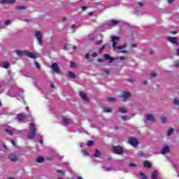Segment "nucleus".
<instances>
[{
  "instance_id": "39",
  "label": "nucleus",
  "mask_w": 179,
  "mask_h": 179,
  "mask_svg": "<svg viewBox=\"0 0 179 179\" xmlns=\"http://www.w3.org/2000/svg\"><path fill=\"white\" fill-rule=\"evenodd\" d=\"M35 65L36 67H38V69H41V67H40V64H38V62H35Z\"/></svg>"
},
{
  "instance_id": "45",
  "label": "nucleus",
  "mask_w": 179,
  "mask_h": 179,
  "mask_svg": "<svg viewBox=\"0 0 179 179\" xmlns=\"http://www.w3.org/2000/svg\"><path fill=\"white\" fill-rule=\"evenodd\" d=\"M117 59H120V61H124L125 59V57H120L117 58Z\"/></svg>"
},
{
  "instance_id": "27",
  "label": "nucleus",
  "mask_w": 179,
  "mask_h": 179,
  "mask_svg": "<svg viewBox=\"0 0 179 179\" xmlns=\"http://www.w3.org/2000/svg\"><path fill=\"white\" fill-rule=\"evenodd\" d=\"M108 100L110 103H114V102L117 101V99L113 98V97H110V98L108 99Z\"/></svg>"
},
{
  "instance_id": "54",
  "label": "nucleus",
  "mask_w": 179,
  "mask_h": 179,
  "mask_svg": "<svg viewBox=\"0 0 179 179\" xmlns=\"http://www.w3.org/2000/svg\"><path fill=\"white\" fill-rule=\"evenodd\" d=\"M75 27H76V24H73V25L71 26V29H75Z\"/></svg>"
},
{
  "instance_id": "25",
  "label": "nucleus",
  "mask_w": 179,
  "mask_h": 179,
  "mask_svg": "<svg viewBox=\"0 0 179 179\" xmlns=\"http://www.w3.org/2000/svg\"><path fill=\"white\" fill-rule=\"evenodd\" d=\"M69 76L72 79H75V73L72 71L69 72Z\"/></svg>"
},
{
  "instance_id": "11",
  "label": "nucleus",
  "mask_w": 179,
  "mask_h": 179,
  "mask_svg": "<svg viewBox=\"0 0 179 179\" xmlns=\"http://www.w3.org/2000/svg\"><path fill=\"white\" fill-rule=\"evenodd\" d=\"M120 23V21H117L115 20H111L110 21L108 22V26L109 27V29L110 27H113V26H115V24Z\"/></svg>"
},
{
  "instance_id": "24",
  "label": "nucleus",
  "mask_w": 179,
  "mask_h": 179,
  "mask_svg": "<svg viewBox=\"0 0 179 179\" xmlns=\"http://www.w3.org/2000/svg\"><path fill=\"white\" fill-rule=\"evenodd\" d=\"M36 162L37 163H43V162H44V158L43 157H38L36 159Z\"/></svg>"
},
{
  "instance_id": "4",
  "label": "nucleus",
  "mask_w": 179,
  "mask_h": 179,
  "mask_svg": "<svg viewBox=\"0 0 179 179\" xmlns=\"http://www.w3.org/2000/svg\"><path fill=\"white\" fill-rule=\"evenodd\" d=\"M36 37L38 41V44L40 45H43V34H41V31H36Z\"/></svg>"
},
{
  "instance_id": "55",
  "label": "nucleus",
  "mask_w": 179,
  "mask_h": 179,
  "mask_svg": "<svg viewBox=\"0 0 179 179\" xmlns=\"http://www.w3.org/2000/svg\"><path fill=\"white\" fill-rule=\"evenodd\" d=\"M86 9H87V7L86 6L83 7V10H86Z\"/></svg>"
},
{
  "instance_id": "30",
  "label": "nucleus",
  "mask_w": 179,
  "mask_h": 179,
  "mask_svg": "<svg viewBox=\"0 0 179 179\" xmlns=\"http://www.w3.org/2000/svg\"><path fill=\"white\" fill-rule=\"evenodd\" d=\"M6 131L7 132V134H8V135H13V130H10V129H6Z\"/></svg>"
},
{
  "instance_id": "2",
  "label": "nucleus",
  "mask_w": 179,
  "mask_h": 179,
  "mask_svg": "<svg viewBox=\"0 0 179 179\" xmlns=\"http://www.w3.org/2000/svg\"><path fill=\"white\" fill-rule=\"evenodd\" d=\"M111 41L113 43V48L114 50H122L125 48V45H121V46H117V42L120 41V37L115 36H110Z\"/></svg>"
},
{
  "instance_id": "22",
  "label": "nucleus",
  "mask_w": 179,
  "mask_h": 179,
  "mask_svg": "<svg viewBox=\"0 0 179 179\" xmlns=\"http://www.w3.org/2000/svg\"><path fill=\"white\" fill-rule=\"evenodd\" d=\"M9 66H10V64H9V62H5L2 64V67L5 68V69H8V68H9Z\"/></svg>"
},
{
  "instance_id": "8",
  "label": "nucleus",
  "mask_w": 179,
  "mask_h": 179,
  "mask_svg": "<svg viewBox=\"0 0 179 179\" xmlns=\"http://www.w3.org/2000/svg\"><path fill=\"white\" fill-rule=\"evenodd\" d=\"M131 96V92H123L122 93L121 98L127 99H130Z\"/></svg>"
},
{
  "instance_id": "42",
  "label": "nucleus",
  "mask_w": 179,
  "mask_h": 179,
  "mask_svg": "<svg viewBox=\"0 0 179 179\" xmlns=\"http://www.w3.org/2000/svg\"><path fill=\"white\" fill-rule=\"evenodd\" d=\"M105 73L106 75H110V69H105Z\"/></svg>"
},
{
  "instance_id": "64",
  "label": "nucleus",
  "mask_w": 179,
  "mask_h": 179,
  "mask_svg": "<svg viewBox=\"0 0 179 179\" xmlns=\"http://www.w3.org/2000/svg\"><path fill=\"white\" fill-rule=\"evenodd\" d=\"M78 179H83L81 177H79Z\"/></svg>"
},
{
  "instance_id": "57",
  "label": "nucleus",
  "mask_w": 179,
  "mask_h": 179,
  "mask_svg": "<svg viewBox=\"0 0 179 179\" xmlns=\"http://www.w3.org/2000/svg\"><path fill=\"white\" fill-rule=\"evenodd\" d=\"M98 61H99V62H103V59H99Z\"/></svg>"
},
{
  "instance_id": "47",
  "label": "nucleus",
  "mask_w": 179,
  "mask_h": 179,
  "mask_svg": "<svg viewBox=\"0 0 179 179\" xmlns=\"http://www.w3.org/2000/svg\"><path fill=\"white\" fill-rule=\"evenodd\" d=\"M176 0H168L169 3H173Z\"/></svg>"
},
{
  "instance_id": "43",
  "label": "nucleus",
  "mask_w": 179,
  "mask_h": 179,
  "mask_svg": "<svg viewBox=\"0 0 179 179\" xmlns=\"http://www.w3.org/2000/svg\"><path fill=\"white\" fill-rule=\"evenodd\" d=\"M157 75L155 72L151 73V77L155 78Z\"/></svg>"
},
{
  "instance_id": "34",
  "label": "nucleus",
  "mask_w": 179,
  "mask_h": 179,
  "mask_svg": "<svg viewBox=\"0 0 179 179\" xmlns=\"http://www.w3.org/2000/svg\"><path fill=\"white\" fill-rule=\"evenodd\" d=\"M94 143L93 142V141H89L87 145V146L90 147V146H93Z\"/></svg>"
},
{
  "instance_id": "19",
  "label": "nucleus",
  "mask_w": 179,
  "mask_h": 179,
  "mask_svg": "<svg viewBox=\"0 0 179 179\" xmlns=\"http://www.w3.org/2000/svg\"><path fill=\"white\" fill-rule=\"evenodd\" d=\"M63 122L64 124H71L72 120H71V119H68L66 117H63Z\"/></svg>"
},
{
  "instance_id": "60",
  "label": "nucleus",
  "mask_w": 179,
  "mask_h": 179,
  "mask_svg": "<svg viewBox=\"0 0 179 179\" xmlns=\"http://www.w3.org/2000/svg\"><path fill=\"white\" fill-rule=\"evenodd\" d=\"M12 144L15 146V141H11Z\"/></svg>"
},
{
  "instance_id": "51",
  "label": "nucleus",
  "mask_w": 179,
  "mask_h": 179,
  "mask_svg": "<svg viewBox=\"0 0 179 179\" xmlns=\"http://www.w3.org/2000/svg\"><path fill=\"white\" fill-rule=\"evenodd\" d=\"M57 173H60V174H64V173L61 171V170H58Z\"/></svg>"
},
{
  "instance_id": "5",
  "label": "nucleus",
  "mask_w": 179,
  "mask_h": 179,
  "mask_svg": "<svg viewBox=\"0 0 179 179\" xmlns=\"http://www.w3.org/2000/svg\"><path fill=\"white\" fill-rule=\"evenodd\" d=\"M129 143L131 145V146H134V148L138 146V140L135 138H129Z\"/></svg>"
},
{
  "instance_id": "26",
  "label": "nucleus",
  "mask_w": 179,
  "mask_h": 179,
  "mask_svg": "<svg viewBox=\"0 0 179 179\" xmlns=\"http://www.w3.org/2000/svg\"><path fill=\"white\" fill-rule=\"evenodd\" d=\"M121 118L123 121H128L129 120H131V117L129 116H122Z\"/></svg>"
},
{
  "instance_id": "59",
  "label": "nucleus",
  "mask_w": 179,
  "mask_h": 179,
  "mask_svg": "<svg viewBox=\"0 0 179 179\" xmlns=\"http://www.w3.org/2000/svg\"><path fill=\"white\" fill-rule=\"evenodd\" d=\"M143 85H147V84H148V83L146 82V80L143 81Z\"/></svg>"
},
{
  "instance_id": "16",
  "label": "nucleus",
  "mask_w": 179,
  "mask_h": 179,
  "mask_svg": "<svg viewBox=\"0 0 179 179\" xmlns=\"http://www.w3.org/2000/svg\"><path fill=\"white\" fill-rule=\"evenodd\" d=\"M24 118H26V117L23 114H19L17 116V119L18 120V121H23Z\"/></svg>"
},
{
  "instance_id": "14",
  "label": "nucleus",
  "mask_w": 179,
  "mask_h": 179,
  "mask_svg": "<svg viewBox=\"0 0 179 179\" xmlns=\"http://www.w3.org/2000/svg\"><path fill=\"white\" fill-rule=\"evenodd\" d=\"M8 159H10L11 162H17V157L13 154L10 155Z\"/></svg>"
},
{
  "instance_id": "37",
  "label": "nucleus",
  "mask_w": 179,
  "mask_h": 179,
  "mask_svg": "<svg viewBox=\"0 0 179 179\" xmlns=\"http://www.w3.org/2000/svg\"><path fill=\"white\" fill-rule=\"evenodd\" d=\"M175 68H179V62L176 61L174 64Z\"/></svg>"
},
{
  "instance_id": "38",
  "label": "nucleus",
  "mask_w": 179,
  "mask_h": 179,
  "mask_svg": "<svg viewBox=\"0 0 179 179\" xmlns=\"http://www.w3.org/2000/svg\"><path fill=\"white\" fill-rule=\"evenodd\" d=\"M71 68H76V64H75L73 62H71Z\"/></svg>"
},
{
  "instance_id": "49",
  "label": "nucleus",
  "mask_w": 179,
  "mask_h": 179,
  "mask_svg": "<svg viewBox=\"0 0 179 179\" xmlns=\"http://www.w3.org/2000/svg\"><path fill=\"white\" fill-rule=\"evenodd\" d=\"M138 5H139V6H143V3H142V2H138Z\"/></svg>"
},
{
  "instance_id": "32",
  "label": "nucleus",
  "mask_w": 179,
  "mask_h": 179,
  "mask_svg": "<svg viewBox=\"0 0 179 179\" xmlns=\"http://www.w3.org/2000/svg\"><path fill=\"white\" fill-rule=\"evenodd\" d=\"M82 153L84 155V156H87L89 155V152L86 150H83Z\"/></svg>"
},
{
  "instance_id": "46",
  "label": "nucleus",
  "mask_w": 179,
  "mask_h": 179,
  "mask_svg": "<svg viewBox=\"0 0 179 179\" xmlns=\"http://www.w3.org/2000/svg\"><path fill=\"white\" fill-rule=\"evenodd\" d=\"M90 57V55L89 53H87V54L85 55V58H86L87 59H89Z\"/></svg>"
},
{
  "instance_id": "62",
  "label": "nucleus",
  "mask_w": 179,
  "mask_h": 179,
  "mask_svg": "<svg viewBox=\"0 0 179 179\" xmlns=\"http://www.w3.org/2000/svg\"><path fill=\"white\" fill-rule=\"evenodd\" d=\"M65 20H66V17L63 18V21L65 22Z\"/></svg>"
},
{
  "instance_id": "48",
  "label": "nucleus",
  "mask_w": 179,
  "mask_h": 179,
  "mask_svg": "<svg viewBox=\"0 0 179 179\" xmlns=\"http://www.w3.org/2000/svg\"><path fill=\"white\" fill-rule=\"evenodd\" d=\"M120 52H122V54H125L128 52L127 50H122V51H120Z\"/></svg>"
},
{
  "instance_id": "17",
  "label": "nucleus",
  "mask_w": 179,
  "mask_h": 179,
  "mask_svg": "<svg viewBox=\"0 0 179 179\" xmlns=\"http://www.w3.org/2000/svg\"><path fill=\"white\" fill-rule=\"evenodd\" d=\"M146 118L148 121H155V117L152 115H147Z\"/></svg>"
},
{
  "instance_id": "29",
  "label": "nucleus",
  "mask_w": 179,
  "mask_h": 179,
  "mask_svg": "<svg viewBox=\"0 0 179 179\" xmlns=\"http://www.w3.org/2000/svg\"><path fill=\"white\" fill-rule=\"evenodd\" d=\"M100 155H101V153L100 152V151L99 150H96L95 153L94 155V157H99V156H100Z\"/></svg>"
},
{
  "instance_id": "40",
  "label": "nucleus",
  "mask_w": 179,
  "mask_h": 179,
  "mask_svg": "<svg viewBox=\"0 0 179 179\" xmlns=\"http://www.w3.org/2000/svg\"><path fill=\"white\" fill-rule=\"evenodd\" d=\"M130 167H136V164L134 162L130 163Z\"/></svg>"
},
{
  "instance_id": "50",
  "label": "nucleus",
  "mask_w": 179,
  "mask_h": 179,
  "mask_svg": "<svg viewBox=\"0 0 179 179\" xmlns=\"http://www.w3.org/2000/svg\"><path fill=\"white\" fill-rule=\"evenodd\" d=\"M92 57H97V53H93V54H92Z\"/></svg>"
},
{
  "instance_id": "13",
  "label": "nucleus",
  "mask_w": 179,
  "mask_h": 179,
  "mask_svg": "<svg viewBox=\"0 0 179 179\" xmlns=\"http://www.w3.org/2000/svg\"><path fill=\"white\" fill-rule=\"evenodd\" d=\"M80 96L83 100L85 101H89V99H87V96H86V94H85L83 92H80Z\"/></svg>"
},
{
  "instance_id": "44",
  "label": "nucleus",
  "mask_w": 179,
  "mask_h": 179,
  "mask_svg": "<svg viewBox=\"0 0 179 179\" xmlns=\"http://www.w3.org/2000/svg\"><path fill=\"white\" fill-rule=\"evenodd\" d=\"M106 48V45H103L100 50V52H103V50Z\"/></svg>"
},
{
  "instance_id": "23",
  "label": "nucleus",
  "mask_w": 179,
  "mask_h": 179,
  "mask_svg": "<svg viewBox=\"0 0 179 179\" xmlns=\"http://www.w3.org/2000/svg\"><path fill=\"white\" fill-rule=\"evenodd\" d=\"M143 166L144 167H146L147 169H149V167H150V166H152V164H150V162L145 161L143 163Z\"/></svg>"
},
{
  "instance_id": "18",
  "label": "nucleus",
  "mask_w": 179,
  "mask_h": 179,
  "mask_svg": "<svg viewBox=\"0 0 179 179\" xmlns=\"http://www.w3.org/2000/svg\"><path fill=\"white\" fill-rule=\"evenodd\" d=\"M104 58H105V59H110V62H109L110 64H111V62H113V61H114V59L110 58V55H108V54L105 55Z\"/></svg>"
},
{
  "instance_id": "58",
  "label": "nucleus",
  "mask_w": 179,
  "mask_h": 179,
  "mask_svg": "<svg viewBox=\"0 0 179 179\" xmlns=\"http://www.w3.org/2000/svg\"><path fill=\"white\" fill-rule=\"evenodd\" d=\"M110 170H111V168H108L106 169V171H110Z\"/></svg>"
},
{
  "instance_id": "33",
  "label": "nucleus",
  "mask_w": 179,
  "mask_h": 179,
  "mask_svg": "<svg viewBox=\"0 0 179 179\" xmlns=\"http://www.w3.org/2000/svg\"><path fill=\"white\" fill-rule=\"evenodd\" d=\"M173 103L175 104V106H179V100L177 99H175L173 100Z\"/></svg>"
},
{
  "instance_id": "7",
  "label": "nucleus",
  "mask_w": 179,
  "mask_h": 179,
  "mask_svg": "<svg viewBox=\"0 0 179 179\" xmlns=\"http://www.w3.org/2000/svg\"><path fill=\"white\" fill-rule=\"evenodd\" d=\"M113 152L116 155H121L122 153V148L120 146H115L113 148Z\"/></svg>"
},
{
  "instance_id": "1",
  "label": "nucleus",
  "mask_w": 179,
  "mask_h": 179,
  "mask_svg": "<svg viewBox=\"0 0 179 179\" xmlns=\"http://www.w3.org/2000/svg\"><path fill=\"white\" fill-rule=\"evenodd\" d=\"M15 52L18 57H23V55H27V57H29V58H37L38 57L36 53L27 50H15Z\"/></svg>"
},
{
  "instance_id": "52",
  "label": "nucleus",
  "mask_w": 179,
  "mask_h": 179,
  "mask_svg": "<svg viewBox=\"0 0 179 179\" xmlns=\"http://www.w3.org/2000/svg\"><path fill=\"white\" fill-rule=\"evenodd\" d=\"M101 43H103V41H99L96 42V44H101Z\"/></svg>"
},
{
  "instance_id": "3",
  "label": "nucleus",
  "mask_w": 179,
  "mask_h": 179,
  "mask_svg": "<svg viewBox=\"0 0 179 179\" xmlns=\"http://www.w3.org/2000/svg\"><path fill=\"white\" fill-rule=\"evenodd\" d=\"M29 133L28 134V138L29 139L33 138L36 135V124L34 123H30L29 124Z\"/></svg>"
},
{
  "instance_id": "63",
  "label": "nucleus",
  "mask_w": 179,
  "mask_h": 179,
  "mask_svg": "<svg viewBox=\"0 0 179 179\" xmlns=\"http://www.w3.org/2000/svg\"><path fill=\"white\" fill-rule=\"evenodd\" d=\"M64 49L66 50V45H64Z\"/></svg>"
},
{
  "instance_id": "31",
  "label": "nucleus",
  "mask_w": 179,
  "mask_h": 179,
  "mask_svg": "<svg viewBox=\"0 0 179 179\" xmlns=\"http://www.w3.org/2000/svg\"><path fill=\"white\" fill-rule=\"evenodd\" d=\"M141 179H148V177L145 176L143 173H140Z\"/></svg>"
},
{
  "instance_id": "20",
  "label": "nucleus",
  "mask_w": 179,
  "mask_h": 179,
  "mask_svg": "<svg viewBox=\"0 0 179 179\" xmlns=\"http://www.w3.org/2000/svg\"><path fill=\"white\" fill-rule=\"evenodd\" d=\"M157 174H158L157 171H154L152 173V179H157Z\"/></svg>"
},
{
  "instance_id": "36",
  "label": "nucleus",
  "mask_w": 179,
  "mask_h": 179,
  "mask_svg": "<svg viewBox=\"0 0 179 179\" xmlns=\"http://www.w3.org/2000/svg\"><path fill=\"white\" fill-rule=\"evenodd\" d=\"M12 23V21H10V20H8L5 22V24L6 26H9V24H10Z\"/></svg>"
},
{
  "instance_id": "21",
  "label": "nucleus",
  "mask_w": 179,
  "mask_h": 179,
  "mask_svg": "<svg viewBox=\"0 0 179 179\" xmlns=\"http://www.w3.org/2000/svg\"><path fill=\"white\" fill-rule=\"evenodd\" d=\"M103 113H112L113 109L111 108H103Z\"/></svg>"
},
{
  "instance_id": "9",
  "label": "nucleus",
  "mask_w": 179,
  "mask_h": 179,
  "mask_svg": "<svg viewBox=\"0 0 179 179\" xmlns=\"http://www.w3.org/2000/svg\"><path fill=\"white\" fill-rule=\"evenodd\" d=\"M170 152V147H169V145H164L162 151H161V153L162 155H166V153H169Z\"/></svg>"
},
{
  "instance_id": "15",
  "label": "nucleus",
  "mask_w": 179,
  "mask_h": 179,
  "mask_svg": "<svg viewBox=\"0 0 179 179\" xmlns=\"http://www.w3.org/2000/svg\"><path fill=\"white\" fill-rule=\"evenodd\" d=\"M119 111L120 113H122V114H127V113H128L127 108H124V107L120 108Z\"/></svg>"
},
{
  "instance_id": "6",
  "label": "nucleus",
  "mask_w": 179,
  "mask_h": 179,
  "mask_svg": "<svg viewBox=\"0 0 179 179\" xmlns=\"http://www.w3.org/2000/svg\"><path fill=\"white\" fill-rule=\"evenodd\" d=\"M167 40L169 41V43L175 44V45H178L179 44L178 39L176 37H169L167 38Z\"/></svg>"
},
{
  "instance_id": "56",
  "label": "nucleus",
  "mask_w": 179,
  "mask_h": 179,
  "mask_svg": "<svg viewBox=\"0 0 179 179\" xmlns=\"http://www.w3.org/2000/svg\"><path fill=\"white\" fill-rule=\"evenodd\" d=\"M136 45H137L136 44H132L131 47L134 48L136 47Z\"/></svg>"
},
{
  "instance_id": "53",
  "label": "nucleus",
  "mask_w": 179,
  "mask_h": 179,
  "mask_svg": "<svg viewBox=\"0 0 179 179\" xmlns=\"http://www.w3.org/2000/svg\"><path fill=\"white\" fill-rule=\"evenodd\" d=\"M176 54L178 56L179 55V48L176 50Z\"/></svg>"
},
{
  "instance_id": "35",
  "label": "nucleus",
  "mask_w": 179,
  "mask_h": 179,
  "mask_svg": "<svg viewBox=\"0 0 179 179\" xmlns=\"http://www.w3.org/2000/svg\"><path fill=\"white\" fill-rule=\"evenodd\" d=\"M161 120H162V122H164V123L167 122V117L164 116L162 117Z\"/></svg>"
},
{
  "instance_id": "28",
  "label": "nucleus",
  "mask_w": 179,
  "mask_h": 179,
  "mask_svg": "<svg viewBox=\"0 0 179 179\" xmlns=\"http://www.w3.org/2000/svg\"><path fill=\"white\" fill-rule=\"evenodd\" d=\"M173 132H174V129H169L168 130V132H167L168 136H170L173 134Z\"/></svg>"
},
{
  "instance_id": "41",
  "label": "nucleus",
  "mask_w": 179,
  "mask_h": 179,
  "mask_svg": "<svg viewBox=\"0 0 179 179\" xmlns=\"http://www.w3.org/2000/svg\"><path fill=\"white\" fill-rule=\"evenodd\" d=\"M18 9H20V10L26 9V6H20L18 7Z\"/></svg>"
},
{
  "instance_id": "12",
  "label": "nucleus",
  "mask_w": 179,
  "mask_h": 179,
  "mask_svg": "<svg viewBox=\"0 0 179 179\" xmlns=\"http://www.w3.org/2000/svg\"><path fill=\"white\" fill-rule=\"evenodd\" d=\"M16 0H1L0 3L1 4H8V3H15Z\"/></svg>"
},
{
  "instance_id": "61",
  "label": "nucleus",
  "mask_w": 179,
  "mask_h": 179,
  "mask_svg": "<svg viewBox=\"0 0 179 179\" xmlns=\"http://www.w3.org/2000/svg\"><path fill=\"white\" fill-rule=\"evenodd\" d=\"M153 50H150V54H153Z\"/></svg>"
},
{
  "instance_id": "10",
  "label": "nucleus",
  "mask_w": 179,
  "mask_h": 179,
  "mask_svg": "<svg viewBox=\"0 0 179 179\" xmlns=\"http://www.w3.org/2000/svg\"><path fill=\"white\" fill-rule=\"evenodd\" d=\"M52 69L53 72H55V73H59V66H58V64L54 63L52 64Z\"/></svg>"
}]
</instances>
